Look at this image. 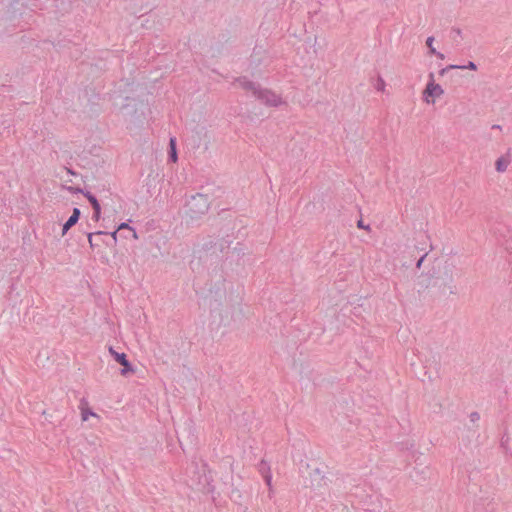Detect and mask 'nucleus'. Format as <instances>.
<instances>
[{
    "instance_id": "obj_17",
    "label": "nucleus",
    "mask_w": 512,
    "mask_h": 512,
    "mask_svg": "<svg viewBox=\"0 0 512 512\" xmlns=\"http://www.w3.org/2000/svg\"><path fill=\"white\" fill-rule=\"evenodd\" d=\"M117 229H118L119 231H120V230H123V229H127V230H129V231L132 233V237H133V238H135V239H137V233H136L135 229H134V228H132V227H130L128 223H125V222L121 223V224L118 226V228H117Z\"/></svg>"
},
{
    "instance_id": "obj_25",
    "label": "nucleus",
    "mask_w": 512,
    "mask_h": 512,
    "mask_svg": "<svg viewBox=\"0 0 512 512\" xmlns=\"http://www.w3.org/2000/svg\"><path fill=\"white\" fill-rule=\"evenodd\" d=\"M469 418L471 422L475 423L480 419V414L476 411L471 412Z\"/></svg>"
},
{
    "instance_id": "obj_23",
    "label": "nucleus",
    "mask_w": 512,
    "mask_h": 512,
    "mask_svg": "<svg viewBox=\"0 0 512 512\" xmlns=\"http://www.w3.org/2000/svg\"><path fill=\"white\" fill-rule=\"evenodd\" d=\"M68 191L74 193V194H78V193H81L84 195V193H86V191L80 187H73V186H69L68 188Z\"/></svg>"
},
{
    "instance_id": "obj_24",
    "label": "nucleus",
    "mask_w": 512,
    "mask_h": 512,
    "mask_svg": "<svg viewBox=\"0 0 512 512\" xmlns=\"http://www.w3.org/2000/svg\"><path fill=\"white\" fill-rule=\"evenodd\" d=\"M260 472L264 475L266 474L267 472H270V468L267 466L266 462L265 461H261L260 463V468H259Z\"/></svg>"
},
{
    "instance_id": "obj_32",
    "label": "nucleus",
    "mask_w": 512,
    "mask_h": 512,
    "mask_svg": "<svg viewBox=\"0 0 512 512\" xmlns=\"http://www.w3.org/2000/svg\"><path fill=\"white\" fill-rule=\"evenodd\" d=\"M492 128H493V129H500L501 127H500V125H493V127H492Z\"/></svg>"
},
{
    "instance_id": "obj_18",
    "label": "nucleus",
    "mask_w": 512,
    "mask_h": 512,
    "mask_svg": "<svg viewBox=\"0 0 512 512\" xmlns=\"http://www.w3.org/2000/svg\"><path fill=\"white\" fill-rule=\"evenodd\" d=\"M232 253L236 254L238 257H241L246 254V251L243 245L238 243L237 246L233 248Z\"/></svg>"
},
{
    "instance_id": "obj_4",
    "label": "nucleus",
    "mask_w": 512,
    "mask_h": 512,
    "mask_svg": "<svg viewBox=\"0 0 512 512\" xmlns=\"http://www.w3.org/2000/svg\"><path fill=\"white\" fill-rule=\"evenodd\" d=\"M230 246V241L225 240L224 238H214L209 236L201 245V251L206 254L216 255L219 253H223L225 249H228Z\"/></svg>"
},
{
    "instance_id": "obj_10",
    "label": "nucleus",
    "mask_w": 512,
    "mask_h": 512,
    "mask_svg": "<svg viewBox=\"0 0 512 512\" xmlns=\"http://www.w3.org/2000/svg\"><path fill=\"white\" fill-rule=\"evenodd\" d=\"M406 250L407 252L412 256V257H415V253L419 254L420 252H423V254L418 258L417 262H416V267L417 268H420L423 261L425 260V258L427 257L428 255V252L425 251V248H420L419 246L417 245H412V246H409V245H406Z\"/></svg>"
},
{
    "instance_id": "obj_3",
    "label": "nucleus",
    "mask_w": 512,
    "mask_h": 512,
    "mask_svg": "<svg viewBox=\"0 0 512 512\" xmlns=\"http://www.w3.org/2000/svg\"><path fill=\"white\" fill-rule=\"evenodd\" d=\"M211 201L208 194L197 193L190 197L186 203V215L192 219H199L202 215L207 213Z\"/></svg>"
},
{
    "instance_id": "obj_16",
    "label": "nucleus",
    "mask_w": 512,
    "mask_h": 512,
    "mask_svg": "<svg viewBox=\"0 0 512 512\" xmlns=\"http://www.w3.org/2000/svg\"><path fill=\"white\" fill-rule=\"evenodd\" d=\"M509 440H510V438L507 435V432H505L503 434V436L501 437L500 446L505 450L506 453L509 451V448H508Z\"/></svg>"
},
{
    "instance_id": "obj_11",
    "label": "nucleus",
    "mask_w": 512,
    "mask_h": 512,
    "mask_svg": "<svg viewBox=\"0 0 512 512\" xmlns=\"http://www.w3.org/2000/svg\"><path fill=\"white\" fill-rule=\"evenodd\" d=\"M510 164L509 156H501L495 162V169L497 172H505Z\"/></svg>"
},
{
    "instance_id": "obj_26",
    "label": "nucleus",
    "mask_w": 512,
    "mask_h": 512,
    "mask_svg": "<svg viewBox=\"0 0 512 512\" xmlns=\"http://www.w3.org/2000/svg\"><path fill=\"white\" fill-rule=\"evenodd\" d=\"M263 478H264L266 484L270 487L271 481H272V475L270 474V472H267L266 474H264Z\"/></svg>"
},
{
    "instance_id": "obj_28",
    "label": "nucleus",
    "mask_w": 512,
    "mask_h": 512,
    "mask_svg": "<svg viewBox=\"0 0 512 512\" xmlns=\"http://www.w3.org/2000/svg\"><path fill=\"white\" fill-rule=\"evenodd\" d=\"M118 229H116L115 231L111 232L110 233V236L112 237V240H113V243L116 244L117 242V233H118Z\"/></svg>"
},
{
    "instance_id": "obj_22",
    "label": "nucleus",
    "mask_w": 512,
    "mask_h": 512,
    "mask_svg": "<svg viewBox=\"0 0 512 512\" xmlns=\"http://www.w3.org/2000/svg\"><path fill=\"white\" fill-rule=\"evenodd\" d=\"M384 88H385V81L383 80V78L381 76H378L376 89L378 91H384Z\"/></svg>"
},
{
    "instance_id": "obj_9",
    "label": "nucleus",
    "mask_w": 512,
    "mask_h": 512,
    "mask_svg": "<svg viewBox=\"0 0 512 512\" xmlns=\"http://www.w3.org/2000/svg\"><path fill=\"white\" fill-rule=\"evenodd\" d=\"M81 215V211L79 208H74L72 215L68 218V220L63 224L62 227V235H65L69 229H71L76 223L79 221Z\"/></svg>"
},
{
    "instance_id": "obj_5",
    "label": "nucleus",
    "mask_w": 512,
    "mask_h": 512,
    "mask_svg": "<svg viewBox=\"0 0 512 512\" xmlns=\"http://www.w3.org/2000/svg\"><path fill=\"white\" fill-rule=\"evenodd\" d=\"M444 94V90L441 85L435 83L434 74H429V81L423 91L424 100L429 103H434L435 98H438Z\"/></svg>"
},
{
    "instance_id": "obj_13",
    "label": "nucleus",
    "mask_w": 512,
    "mask_h": 512,
    "mask_svg": "<svg viewBox=\"0 0 512 512\" xmlns=\"http://www.w3.org/2000/svg\"><path fill=\"white\" fill-rule=\"evenodd\" d=\"M83 403H86L85 399L81 400V405H83ZM81 410H82L81 415H82V420L83 421H86L88 419L89 415L96 416V414L94 412H92V410L89 409V408H83V406H81Z\"/></svg>"
},
{
    "instance_id": "obj_14",
    "label": "nucleus",
    "mask_w": 512,
    "mask_h": 512,
    "mask_svg": "<svg viewBox=\"0 0 512 512\" xmlns=\"http://www.w3.org/2000/svg\"><path fill=\"white\" fill-rule=\"evenodd\" d=\"M107 232H104V231H97L95 233H87V237H88V241H89V244H90V247L91 248H94V247H98L99 244L98 243H94L93 241V236L94 235H106Z\"/></svg>"
},
{
    "instance_id": "obj_12",
    "label": "nucleus",
    "mask_w": 512,
    "mask_h": 512,
    "mask_svg": "<svg viewBox=\"0 0 512 512\" xmlns=\"http://www.w3.org/2000/svg\"><path fill=\"white\" fill-rule=\"evenodd\" d=\"M168 159L171 162H176L178 160L175 138H170V140H169Z\"/></svg>"
},
{
    "instance_id": "obj_31",
    "label": "nucleus",
    "mask_w": 512,
    "mask_h": 512,
    "mask_svg": "<svg viewBox=\"0 0 512 512\" xmlns=\"http://www.w3.org/2000/svg\"><path fill=\"white\" fill-rule=\"evenodd\" d=\"M453 31L456 32V34L460 35L461 34V30L459 28H454Z\"/></svg>"
},
{
    "instance_id": "obj_27",
    "label": "nucleus",
    "mask_w": 512,
    "mask_h": 512,
    "mask_svg": "<svg viewBox=\"0 0 512 512\" xmlns=\"http://www.w3.org/2000/svg\"><path fill=\"white\" fill-rule=\"evenodd\" d=\"M357 227L360 228V229L370 230V226L369 225H364V222H363L362 219H360L357 222Z\"/></svg>"
},
{
    "instance_id": "obj_1",
    "label": "nucleus",
    "mask_w": 512,
    "mask_h": 512,
    "mask_svg": "<svg viewBox=\"0 0 512 512\" xmlns=\"http://www.w3.org/2000/svg\"><path fill=\"white\" fill-rule=\"evenodd\" d=\"M456 270L455 264L449 259H436L420 285L424 289H434L439 294H445L447 290L455 294L452 284Z\"/></svg>"
},
{
    "instance_id": "obj_21",
    "label": "nucleus",
    "mask_w": 512,
    "mask_h": 512,
    "mask_svg": "<svg viewBox=\"0 0 512 512\" xmlns=\"http://www.w3.org/2000/svg\"><path fill=\"white\" fill-rule=\"evenodd\" d=\"M457 68V65L456 64H450L444 68H442L440 71H439V75L440 76H444L448 71L450 70H453V69H456Z\"/></svg>"
},
{
    "instance_id": "obj_2",
    "label": "nucleus",
    "mask_w": 512,
    "mask_h": 512,
    "mask_svg": "<svg viewBox=\"0 0 512 512\" xmlns=\"http://www.w3.org/2000/svg\"><path fill=\"white\" fill-rule=\"evenodd\" d=\"M235 83L267 106L276 107L281 103V99L271 90L262 89L258 83L250 81L247 77L242 76L235 79Z\"/></svg>"
},
{
    "instance_id": "obj_19",
    "label": "nucleus",
    "mask_w": 512,
    "mask_h": 512,
    "mask_svg": "<svg viewBox=\"0 0 512 512\" xmlns=\"http://www.w3.org/2000/svg\"><path fill=\"white\" fill-rule=\"evenodd\" d=\"M456 69H460V70L469 69V70L476 71L477 65L473 61H469L467 63V65H457Z\"/></svg>"
},
{
    "instance_id": "obj_20",
    "label": "nucleus",
    "mask_w": 512,
    "mask_h": 512,
    "mask_svg": "<svg viewBox=\"0 0 512 512\" xmlns=\"http://www.w3.org/2000/svg\"><path fill=\"white\" fill-rule=\"evenodd\" d=\"M433 42H434V37L433 36H429L426 40V45L429 49L428 53L429 54H434L436 53V49L433 47Z\"/></svg>"
},
{
    "instance_id": "obj_15",
    "label": "nucleus",
    "mask_w": 512,
    "mask_h": 512,
    "mask_svg": "<svg viewBox=\"0 0 512 512\" xmlns=\"http://www.w3.org/2000/svg\"><path fill=\"white\" fill-rule=\"evenodd\" d=\"M230 499L236 503H240L242 499V494L239 489L233 488L230 493Z\"/></svg>"
},
{
    "instance_id": "obj_30",
    "label": "nucleus",
    "mask_w": 512,
    "mask_h": 512,
    "mask_svg": "<svg viewBox=\"0 0 512 512\" xmlns=\"http://www.w3.org/2000/svg\"><path fill=\"white\" fill-rule=\"evenodd\" d=\"M411 265V261H403L402 266L409 267Z\"/></svg>"
},
{
    "instance_id": "obj_8",
    "label": "nucleus",
    "mask_w": 512,
    "mask_h": 512,
    "mask_svg": "<svg viewBox=\"0 0 512 512\" xmlns=\"http://www.w3.org/2000/svg\"><path fill=\"white\" fill-rule=\"evenodd\" d=\"M84 196L87 198V200L91 204V208H93L92 220H94L95 222H98L101 217V205H100L98 199L96 198L95 195H93L89 191H86V193H84Z\"/></svg>"
},
{
    "instance_id": "obj_29",
    "label": "nucleus",
    "mask_w": 512,
    "mask_h": 512,
    "mask_svg": "<svg viewBox=\"0 0 512 512\" xmlns=\"http://www.w3.org/2000/svg\"><path fill=\"white\" fill-rule=\"evenodd\" d=\"M433 55H436L439 59H442V60L445 58L444 54L441 52H438V51H436V53H434Z\"/></svg>"
},
{
    "instance_id": "obj_7",
    "label": "nucleus",
    "mask_w": 512,
    "mask_h": 512,
    "mask_svg": "<svg viewBox=\"0 0 512 512\" xmlns=\"http://www.w3.org/2000/svg\"><path fill=\"white\" fill-rule=\"evenodd\" d=\"M310 486L312 488H319L326 485L325 472L320 467L311 468L309 472Z\"/></svg>"
},
{
    "instance_id": "obj_6",
    "label": "nucleus",
    "mask_w": 512,
    "mask_h": 512,
    "mask_svg": "<svg viewBox=\"0 0 512 512\" xmlns=\"http://www.w3.org/2000/svg\"><path fill=\"white\" fill-rule=\"evenodd\" d=\"M109 352L113 356L116 362H118L121 366V375L126 376L129 373H133L134 367L127 359V355L125 353H119L114 350L112 346L109 347Z\"/></svg>"
}]
</instances>
